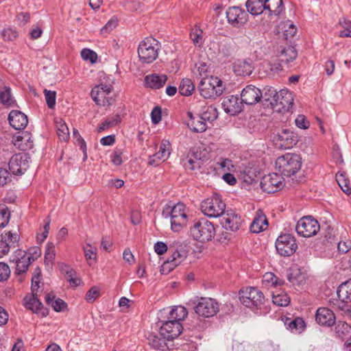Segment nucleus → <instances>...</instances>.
<instances>
[{"label": "nucleus", "mask_w": 351, "mask_h": 351, "mask_svg": "<svg viewBox=\"0 0 351 351\" xmlns=\"http://www.w3.org/2000/svg\"><path fill=\"white\" fill-rule=\"evenodd\" d=\"M233 70L237 75H250L253 70L252 61L250 60H238L233 64Z\"/></svg>", "instance_id": "obj_31"}, {"label": "nucleus", "mask_w": 351, "mask_h": 351, "mask_svg": "<svg viewBox=\"0 0 351 351\" xmlns=\"http://www.w3.org/2000/svg\"><path fill=\"white\" fill-rule=\"evenodd\" d=\"M188 315L186 308L182 306H174L169 313L168 319L177 322H180L184 319Z\"/></svg>", "instance_id": "obj_37"}, {"label": "nucleus", "mask_w": 351, "mask_h": 351, "mask_svg": "<svg viewBox=\"0 0 351 351\" xmlns=\"http://www.w3.org/2000/svg\"><path fill=\"white\" fill-rule=\"evenodd\" d=\"M0 102L8 107L14 106L15 100L11 95V90L9 87L5 86L0 90Z\"/></svg>", "instance_id": "obj_42"}, {"label": "nucleus", "mask_w": 351, "mask_h": 351, "mask_svg": "<svg viewBox=\"0 0 351 351\" xmlns=\"http://www.w3.org/2000/svg\"><path fill=\"white\" fill-rule=\"evenodd\" d=\"M336 180L339 186L345 193L350 194L351 193V189L349 186L348 180L345 178V176L343 174H337Z\"/></svg>", "instance_id": "obj_51"}, {"label": "nucleus", "mask_w": 351, "mask_h": 351, "mask_svg": "<svg viewBox=\"0 0 351 351\" xmlns=\"http://www.w3.org/2000/svg\"><path fill=\"white\" fill-rule=\"evenodd\" d=\"M226 205L218 194L214 193L204 199L200 205L202 213L209 218L221 217L226 211Z\"/></svg>", "instance_id": "obj_4"}, {"label": "nucleus", "mask_w": 351, "mask_h": 351, "mask_svg": "<svg viewBox=\"0 0 351 351\" xmlns=\"http://www.w3.org/2000/svg\"><path fill=\"white\" fill-rule=\"evenodd\" d=\"M275 92L271 105L277 111H288L293 104V98L290 91L282 89L279 92Z\"/></svg>", "instance_id": "obj_13"}, {"label": "nucleus", "mask_w": 351, "mask_h": 351, "mask_svg": "<svg viewBox=\"0 0 351 351\" xmlns=\"http://www.w3.org/2000/svg\"><path fill=\"white\" fill-rule=\"evenodd\" d=\"M184 208L185 206L183 204H177L173 207L169 206L162 211L164 217H170L171 228L174 232H179L186 221L187 216Z\"/></svg>", "instance_id": "obj_7"}, {"label": "nucleus", "mask_w": 351, "mask_h": 351, "mask_svg": "<svg viewBox=\"0 0 351 351\" xmlns=\"http://www.w3.org/2000/svg\"><path fill=\"white\" fill-rule=\"evenodd\" d=\"M118 20L116 17L111 18L107 23L101 29L102 34H108L112 32L117 25Z\"/></svg>", "instance_id": "obj_56"}, {"label": "nucleus", "mask_w": 351, "mask_h": 351, "mask_svg": "<svg viewBox=\"0 0 351 351\" xmlns=\"http://www.w3.org/2000/svg\"><path fill=\"white\" fill-rule=\"evenodd\" d=\"M190 230L193 238L202 243L212 241L216 233L215 225L205 218L195 221Z\"/></svg>", "instance_id": "obj_3"}, {"label": "nucleus", "mask_w": 351, "mask_h": 351, "mask_svg": "<svg viewBox=\"0 0 351 351\" xmlns=\"http://www.w3.org/2000/svg\"><path fill=\"white\" fill-rule=\"evenodd\" d=\"M284 185L283 178L275 173L264 176L261 182V189L268 193L278 191L282 189Z\"/></svg>", "instance_id": "obj_17"}, {"label": "nucleus", "mask_w": 351, "mask_h": 351, "mask_svg": "<svg viewBox=\"0 0 351 351\" xmlns=\"http://www.w3.org/2000/svg\"><path fill=\"white\" fill-rule=\"evenodd\" d=\"M209 66L204 62H198L195 64L194 68L193 69V73L195 75H198L201 79L206 75H208L207 73L208 72Z\"/></svg>", "instance_id": "obj_47"}, {"label": "nucleus", "mask_w": 351, "mask_h": 351, "mask_svg": "<svg viewBox=\"0 0 351 351\" xmlns=\"http://www.w3.org/2000/svg\"><path fill=\"white\" fill-rule=\"evenodd\" d=\"M90 95L98 106H108L114 101L112 86L110 84H100L95 86L92 89Z\"/></svg>", "instance_id": "obj_9"}, {"label": "nucleus", "mask_w": 351, "mask_h": 351, "mask_svg": "<svg viewBox=\"0 0 351 351\" xmlns=\"http://www.w3.org/2000/svg\"><path fill=\"white\" fill-rule=\"evenodd\" d=\"M245 6L252 15L265 14V0H247Z\"/></svg>", "instance_id": "obj_35"}, {"label": "nucleus", "mask_w": 351, "mask_h": 351, "mask_svg": "<svg viewBox=\"0 0 351 351\" xmlns=\"http://www.w3.org/2000/svg\"><path fill=\"white\" fill-rule=\"evenodd\" d=\"M55 122L59 138L66 141L69 138V132L66 124L61 119H56Z\"/></svg>", "instance_id": "obj_40"}, {"label": "nucleus", "mask_w": 351, "mask_h": 351, "mask_svg": "<svg viewBox=\"0 0 351 351\" xmlns=\"http://www.w3.org/2000/svg\"><path fill=\"white\" fill-rule=\"evenodd\" d=\"M169 147L170 144L168 141H162L160 145L159 151L149 157V164L150 165H156L157 160L162 161L167 160L170 154Z\"/></svg>", "instance_id": "obj_29"}, {"label": "nucleus", "mask_w": 351, "mask_h": 351, "mask_svg": "<svg viewBox=\"0 0 351 351\" xmlns=\"http://www.w3.org/2000/svg\"><path fill=\"white\" fill-rule=\"evenodd\" d=\"M187 116L189 118V121L186 124L190 130L195 132H203L206 130V121L200 119V116L195 117L191 112H188Z\"/></svg>", "instance_id": "obj_34"}, {"label": "nucleus", "mask_w": 351, "mask_h": 351, "mask_svg": "<svg viewBox=\"0 0 351 351\" xmlns=\"http://www.w3.org/2000/svg\"><path fill=\"white\" fill-rule=\"evenodd\" d=\"M239 300L246 307L253 310L261 308L265 301L262 291L255 287H246L239 291Z\"/></svg>", "instance_id": "obj_8"}, {"label": "nucleus", "mask_w": 351, "mask_h": 351, "mask_svg": "<svg viewBox=\"0 0 351 351\" xmlns=\"http://www.w3.org/2000/svg\"><path fill=\"white\" fill-rule=\"evenodd\" d=\"M171 256L162 263L160 267L162 274L167 275L183 262L188 255L185 247L178 243L169 245Z\"/></svg>", "instance_id": "obj_2"}, {"label": "nucleus", "mask_w": 351, "mask_h": 351, "mask_svg": "<svg viewBox=\"0 0 351 351\" xmlns=\"http://www.w3.org/2000/svg\"><path fill=\"white\" fill-rule=\"evenodd\" d=\"M218 117V111L217 108L213 106H209L206 108V110L203 111L200 115V119L204 121L211 122L215 120Z\"/></svg>", "instance_id": "obj_44"}, {"label": "nucleus", "mask_w": 351, "mask_h": 351, "mask_svg": "<svg viewBox=\"0 0 351 351\" xmlns=\"http://www.w3.org/2000/svg\"><path fill=\"white\" fill-rule=\"evenodd\" d=\"M8 121L15 130L24 129L28 123L27 117L19 110H12L8 115Z\"/></svg>", "instance_id": "obj_25"}, {"label": "nucleus", "mask_w": 351, "mask_h": 351, "mask_svg": "<svg viewBox=\"0 0 351 351\" xmlns=\"http://www.w3.org/2000/svg\"><path fill=\"white\" fill-rule=\"evenodd\" d=\"M261 90L254 85L246 86L241 91V99L243 104L254 105L262 98Z\"/></svg>", "instance_id": "obj_21"}, {"label": "nucleus", "mask_w": 351, "mask_h": 351, "mask_svg": "<svg viewBox=\"0 0 351 351\" xmlns=\"http://www.w3.org/2000/svg\"><path fill=\"white\" fill-rule=\"evenodd\" d=\"M218 169H221L224 173H228L234 171V166L232 161L228 158L221 159L218 162Z\"/></svg>", "instance_id": "obj_49"}, {"label": "nucleus", "mask_w": 351, "mask_h": 351, "mask_svg": "<svg viewBox=\"0 0 351 351\" xmlns=\"http://www.w3.org/2000/svg\"><path fill=\"white\" fill-rule=\"evenodd\" d=\"M202 33V31L198 28H195L191 31L190 37L195 45H202L203 40Z\"/></svg>", "instance_id": "obj_52"}, {"label": "nucleus", "mask_w": 351, "mask_h": 351, "mask_svg": "<svg viewBox=\"0 0 351 351\" xmlns=\"http://www.w3.org/2000/svg\"><path fill=\"white\" fill-rule=\"evenodd\" d=\"M29 162L30 157L27 154H16L10 159L9 169L14 175H22L29 168Z\"/></svg>", "instance_id": "obj_14"}, {"label": "nucleus", "mask_w": 351, "mask_h": 351, "mask_svg": "<svg viewBox=\"0 0 351 351\" xmlns=\"http://www.w3.org/2000/svg\"><path fill=\"white\" fill-rule=\"evenodd\" d=\"M84 256L88 261V264L90 265L92 264V261H95L96 260V249L90 244H86L84 247Z\"/></svg>", "instance_id": "obj_50"}, {"label": "nucleus", "mask_w": 351, "mask_h": 351, "mask_svg": "<svg viewBox=\"0 0 351 351\" xmlns=\"http://www.w3.org/2000/svg\"><path fill=\"white\" fill-rule=\"evenodd\" d=\"M167 80V77L164 74H151L145 76V82L146 85L154 89H158L162 87Z\"/></svg>", "instance_id": "obj_32"}, {"label": "nucleus", "mask_w": 351, "mask_h": 351, "mask_svg": "<svg viewBox=\"0 0 351 351\" xmlns=\"http://www.w3.org/2000/svg\"><path fill=\"white\" fill-rule=\"evenodd\" d=\"M320 226L318 221L311 216L302 217L297 223L295 230L297 233L303 237L308 238L318 232Z\"/></svg>", "instance_id": "obj_11"}, {"label": "nucleus", "mask_w": 351, "mask_h": 351, "mask_svg": "<svg viewBox=\"0 0 351 351\" xmlns=\"http://www.w3.org/2000/svg\"><path fill=\"white\" fill-rule=\"evenodd\" d=\"M15 253L16 259L13 258L11 261L15 262L16 263L15 274L20 275L27 271L31 262L29 261V258L26 257V252L25 251L18 250Z\"/></svg>", "instance_id": "obj_27"}, {"label": "nucleus", "mask_w": 351, "mask_h": 351, "mask_svg": "<svg viewBox=\"0 0 351 351\" xmlns=\"http://www.w3.org/2000/svg\"><path fill=\"white\" fill-rule=\"evenodd\" d=\"M159 43L152 37L145 38L138 47V54L141 62L151 63L158 57Z\"/></svg>", "instance_id": "obj_6"}, {"label": "nucleus", "mask_w": 351, "mask_h": 351, "mask_svg": "<svg viewBox=\"0 0 351 351\" xmlns=\"http://www.w3.org/2000/svg\"><path fill=\"white\" fill-rule=\"evenodd\" d=\"M301 167V158L297 154H286L276 160V168L283 176L289 177Z\"/></svg>", "instance_id": "obj_5"}, {"label": "nucleus", "mask_w": 351, "mask_h": 351, "mask_svg": "<svg viewBox=\"0 0 351 351\" xmlns=\"http://www.w3.org/2000/svg\"><path fill=\"white\" fill-rule=\"evenodd\" d=\"M195 89L192 80L189 78L183 79L179 86V93L184 96H189Z\"/></svg>", "instance_id": "obj_43"}, {"label": "nucleus", "mask_w": 351, "mask_h": 351, "mask_svg": "<svg viewBox=\"0 0 351 351\" xmlns=\"http://www.w3.org/2000/svg\"><path fill=\"white\" fill-rule=\"evenodd\" d=\"M56 256L55 245L53 243L49 242L46 246L45 258L46 261H51Z\"/></svg>", "instance_id": "obj_59"}, {"label": "nucleus", "mask_w": 351, "mask_h": 351, "mask_svg": "<svg viewBox=\"0 0 351 351\" xmlns=\"http://www.w3.org/2000/svg\"><path fill=\"white\" fill-rule=\"evenodd\" d=\"M2 36L5 40H13L18 36V32L12 28H7L3 31Z\"/></svg>", "instance_id": "obj_64"}, {"label": "nucleus", "mask_w": 351, "mask_h": 351, "mask_svg": "<svg viewBox=\"0 0 351 351\" xmlns=\"http://www.w3.org/2000/svg\"><path fill=\"white\" fill-rule=\"evenodd\" d=\"M221 217L220 223L226 230L234 232L240 228L242 221L241 219L232 210L225 211Z\"/></svg>", "instance_id": "obj_20"}, {"label": "nucleus", "mask_w": 351, "mask_h": 351, "mask_svg": "<svg viewBox=\"0 0 351 351\" xmlns=\"http://www.w3.org/2000/svg\"><path fill=\"white\" fill-rule=\"evenodd\" d=\"M14 145L23 151L29 150L34 147V141L32 134L27 132H22L21 134L16 136L14 140Z\"/></svg>", "instance_id": "obj_28"}, {"label": "nucleus", "mask_w": 351, "mask_h": 351, "mask_svg": "<svg viewBox=\"0 0 351 351\" xmlns=\"http://www.w3.org/2000/svg\"><path fill=\"white\" fill-rule=\"evenodd\" d=\"M149 346L156 351H170L165 343V340L156 335H150L148 337Z\"/></svg>", "instance_id": "obj_38"}, {"label": "nucleus", "mask_w": 351, "mask_h": 351, "mask_svg": "<svg viewBox=\"0 0 351 351\" xmlns=\"http://www.w3.org/2000/svg\"><path fill=\"white\" fill-rule=\"evenodd\" d=\"M41 255V250L39 247L34 246L30 247L26 252V257L29 258V261L32 262L36 260Z\"/></svg>", "instance_id": "obj_57"}, {"label": "nucleus", "mask_w": 351, "mask_h": 351, "mask_svg": "<svg viewBox=\"0 0 351 351\" xmlns=\"http://www.w3.org/2000/svg\"><path fill=\"white\" fill-rule=\"evenodd\" d=\"M44 94L47 106L51 109L53 108L56 105V93L55 91L45 89L44 90Z\"/></svg>", "instance_id": "obj_54"}, {"label": "nucleus", "mask_w": 351, "mask_h": 351, "mask_svg": "<svg viewBox=\"0 0 351 351\" xmlns=\"http://www.w3.org/2000/svg\"><path fill=\"white\" fill-rule=\"evenodd\" d=\"M10 276L9 266L5 263H0V281L6 280Z\"/></svg>", "instance_id": "obj_62"}, {"label": "nucleus", "mask_w": 351, "mask_h": 351, "mask_svg": "<svg viewBox=\"0 0 351 351\" xmlns=\"http://www.w3.org/2000/svg\"><path fill=\"white\" fill-rule=\"evenodd\" d=\"M265 14L269 16H278L284 10L282 0H265Z\"/></svg>", "instance_id": "obj_30"}, {"label": "nucleus", "mask_w": 351, "mask_h": 351, "mask_svg": "<svg viewBox=\"0 0 351 351\" xmlns=\"http://www.w3.org/2000/svg\"><path fill=\"white\" fill-rule=\"evenodd\" d=\"M19 241V236L16 233L6 232L1 235L0 239V258L8 254L10 248H14Z\"/></svg>", "instance_id": "obj_22"}, {"label": "nucleus", "mask_w": 351, "mask_h": 351, "mask_svg": "<svg viewBox=\"0 0 351 351\" xmlns=\"http://www.w3.org/2000/svg\"><path fill=\"white\" fill-rule=\"evenodd\" d=\"M99 295V289L93 287L86 295V300L89 303H93Z\"/></svg>", "instance_id": "obj_63"}, {"label": "nucleus", "mask_w": 351, "mask_h": 351, "mask_svg": "<svg viewBox=\"0 0 351 351\" xmlns=\"http://www.w3.org/2000/svg\"><path fill=\"white\" fill-rule=\"evenodd\" d=\"M81 56L84 60H89L91 63L96 62L97 60V53L89 49H82Z\"/></svg>", "instance_id": "obj_55"}, {"label": "nucleus", "mask_w": 351, "mask_h": 351, "mask_svg": "<svg viewBox=\"0 0 351 351\" xmlns=\"http://www.w3.org/2000/svg\"><path fill=\"white\" fill-rule=\"evenodd\" d=\"M207 159L205 154L199 150L191 151L186 157L182 160V164L186 170L193 171L199 169L202 161Z\"/></svg>", "instance_id": "obj_19"}, {"label": "nucleus", "mask_w": 351, "mask_h": 351, "mask_svg": "<svg viewBox=\"0 0 351 351\" xmlns=\"http://www.w3.org/2000/svg\"><path fill=\"white\" fill-rule=\"evenodd\" d=\"M315 320L317 324L324 326H331L335 322L334 313L327 308H319L315 315Z\"/></svg>", "instance_id": "obj_24"}, {"label": "nucleus", "mask_w": 351, "mask_h": 351, "mask_svg": "<svg viewBox=\"0 0 351 351\" xmlns=\"http://www.w3.org/2000/svg\"><path fill=\"white\" fill-rule=\"evenodd\" d=\"M268 221L262 210L258 209L251 223L250 231L253 233H259L267 229Z\"/></svg>", "instance_id": "obj_26"}, {"label": "nucleus", "mask_w": 351, "mask_h": 351, "mask_svg": "<svg viewBox=\"0 0 351 351\" xmlns=\"http://www.w3.org/2000/svg\"><path fill=\"white\" fill-rule=\"evenodd\" d=\"M337 294L341 302L346 304L351 303V279L339 286Z\"/></svg>", "instance_id": "obj_33"}, {"label": "nucleus", "mask_w": 351, "mask_h": 351, "mask_svg": "<svg viewBox=\"0 0 351 351\" xmlns=\"http://www.w3.org/2000/svg\"><path fill=\"white\" fill-rule=\"evenodd\" d=\"M282 55L285 56V60L289 62L296 58L298 53L293 47L289 46L282 51Z\"/></svg>", "instance_id": "obj_53"}, {"label": "nucleus", "mask_w": 351, "mask_h": 351, "mask_svg": "<svg viewBox=\"0 0 351 351\" xmlns=\"http://www.w3.org/2000/svg\"><path fill=\"white\" fill-rule=\"evenodd\" d=\"M286 25L288 26V28L284 30V36L285 39L288 40L293 38L297 32V28L293 23H290V21H288Z\"/></svg>", "instance_id": "obj_61"}, {"label": "nucleus", "mask_w": 351, "mask_h": 351, "mask_svg": "<svg viewBox=\"0 0 351 351\" xmlns=\"http://www.w3.org/2000/svg\"><path fill=\"white\" fill-rule=\"evenodd\" d=\"M10 212L5 205H0V228L6 226L10 221Z\"/></svg>", "instance_id": "obj_48"}, {"label": "nucleus", "mask_w": 351, "mask_h": 351, "mask_svg": "<svg viewBox=\"0 0 351 351\" xmlns=\"http://www.w3.org/2000/svg\"><path fill=\"white\" fill-rule=\"evenodd\" d=\"M45 298L46 303L56 312L62 311L66 308V304L62 299L56 298L53 293L46 294Z\"/></svg>", "instance_id": "obj_36"}, {"label": "nucleus", "mask_w": 351, "mask_h": 351, "mask_svg": "<svg viewBox=\"0 0 351 351\" xmlns=\"http://www.w3.org/2000/svg\"><path fill=\"white\" fill-rule=\"evenodd\" d=\"M285 325L294 333H300L305 328L304 321L300 317L293 319H289L285 322Z\"/></svg>", "instance_id": "obj_39"}, {"label": "nucleus", "mask_w": 351, "mask_h": 351, "mask_svg": "<svg viewBox=\"0 0 351 351\" xmlns=\"http://www.w3.org/2000/svg\"><path fill=\"white\" fill-rule=\"evenodd\" d=\"M276 249L282 256H290L298 249L295 237L291 234H281L276 241Z\"/></svg>", "instance_id": "obj_10"}, {"label": "nucleus", "mask_w": 351, "mask_h": 351, "mask_svg": "<svg viewBox=\"0 0 351 351\" xmlns=\"http://www.w3.org/2000/svg\"><path fill=\"white\" fill-rule=\"evenodd\" d=\"M182 330L183 327L180 322L168 319L167 321L164 322L161 325L160 334L164 339L168 340L174 339L181 334Z\"/></svg>", "instance_id": "obj_18"}, {"label": "nucleus", "mask_w": 351, "mask_h": 351, "mask_svg": "<svg viewBox=\"0 0 351 351\" xmlns=\"http://www.w3.org/2000/svg\"><path fill=\"white\" fill-rule=\"evenodd\" d=\"M263 278L265 282H271L274 286H278L283 284V282L273 273H266Z\"/></svg>", "instance_id": "obj_60"}, {"label": "nucleus", "mask_w": 351, "mask_h": 351, "mask_svg": "<svg viewBox=\"0 0 351 351\" xmlns=\"http://www.w3.org/2000/svg\"><path fill=\"white\" fill-rule=\"evenodd\" d=\"M272 302L277 306H286L289 304L290 298L287 294L284 292L274 293L272 295Z\"/></svg>", "instance_id": "obj_45"}, {"label": "nucleus", "mask_w": 351, "mask_h": 351, "mask_svg": "<svg viewBox=\"0 0 351 351\" xmlns=\"http://www.w3.org/2000/svg\"><path fill=\"white\" fill-rule=\"evenodd\" d=\"M25 306L27 308L31 310L34 313H38L43 306V304L38 299L37 294H33L28 299L27 298H25Z\"/></svg>", "instance_id": "obj_41"}, {"label": "nucleus", "mask_w": 351, "mask_h": 351, "mask_svg": "<svg viewBox=\"0 0 351 351\" xmlns=\"http://www.w3.org/2000/svg\"><path fill=\"white\" fill-rule=\"evenodd\" d=\"M335 332L339 337H343L351 333V326L346 322L338 321L335 325Z\"/></svg>", "instance_id": "obj_46"}, {"label": "nucleus", "mask_w": 351, "mask_h": 351, "mask_svg": "<svg viewBox=\"0 0 351 351\" xmlns=\"http://www.w3.org/2000/svg\"><path fill=\"white\" fill-rule=\"evenodd\" d=\"M195 312L203 317H211L219 311V304L213 298H201L194 307Z\"/></svg>", "instance_id": "obj_12"}, {"label": "nucleus", "mask_w": 351, "mask_h": 351, "mask_svg": "<svg viewBox=\"0 0 351 351\" xmlns=\"http://www.w3.org/2000/svg\"><path fill=\"white\" fill-rule=\"evenodd\" d=\"M226 17L232 26L239 27L244 25L248 21V14L239 6H232L226 11Z\"/></svg>", "instance_id": "obj_16"}, {"label": "nucleus", "mask_w": 351, "mask_h": 351, "mask_svg": "<svg viewBox=\"0 0 351 351\" xmlns=\"http://www.w3.org/2000/svg\"><path fill=\"white\" fill-rule=\"evenodd\" d=\"M225 88L224 82L213 75L203 77L198 86L200 95L206 99H215L223 93Z\"/></svg>", "instance_id": "obj_1"}, {"label": "nucleus", "mask_w": 351, "mask_h": 351, "mask_svg": "<svg viewBox=\"0 0 351 351\" xmlns=\"http://www.w3.org/2000/svg\"><path fill=\"white\" fill-rule=\"evenodd\" d=\"M243 104L237 96L230 95L224 98L222 106L226 112L234 115L241 112Z\"/></svg>", "instance_id": "obj_23"}, {"label": "nucleus", "mask_w": 351, "mask_h": 351, "mask_svg": "<svg viewBox=\"0 0 351 351\" xmlns=\"http://www.w3.org/2000/svg\"><path fill=\"white\" fill-rule=\"evenodd\" d=\"M351 250V241H341L338 242L337 250L340 254H344L348 252Z\"/></svg>", "instance_id": "obj_58"}, {"label": "nucleus", "mask_w": 351, "mask_h": 351, "mask_svg": "<svg viewBox=\"0 0 351 351\" xmlns=\"http://www.w3.org/2000/svg\"><path fill=\"white\" fill-rule=\"evenodd\" d=\"M276 147L281 149L292 148L298 143V136L290 130H284L273 137Z\"/></svg>", "instance_id": "obj_15"}]
</instances>
